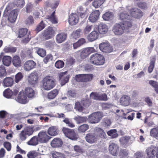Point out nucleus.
Masks as SVG:
<instances>
[{
	"mask_svg": "<svg viewBox=\"0 0 158 158\" xmlns=\"http://www.w3.org/2000/svg\"><path fill=\"white\" fill-rule=\"evenodd\" d=\"M42 85L44 90H49L54 88L56 84L54 79L52 76H47L42 80Z\"/></svg>",
	"mask_w": 158,
	"mask_h": 158,
	"instance_id": "nucleus-1",
	"label": "nucleus"
},
{
	"mask_svg": "<svg viewBox=\"0 0 158 158\" xmlns=\"http://www.w3.org/2000/svg\"><path fill=\"white\" fill-rule=\"evenodd\" d=\"M18 15V11L17 9H14L11 10L6 7L3 16L6 18L7 20L11 23H14Z\"/></svg>",
	"mask_w": 158,
	"mask_h": 158,
	"instance_id": "nucleus-2",
	"label": "nucleus"
},
{
	"mask_svg": "<svg viewBox=\"0 0 158 158\" xmlns=\"http://www.w3.org/2000/svg\"><path fill=\"white\" fill-rule=\"evenodd\" d=\"M90 62L96 65H102L104 63V56L98 53H95L91 56L89 58Z\"/></svg>",
	"mask_w": 158,
	"mask_h": 158,
	"instance_id": "nucleus-3",
	"label": "nucleus"
},
{
	"mask_svg": "<svg viewBox=\"0 0 158 158\" xmlns=\"http://www.w3.org/2000/svg\"><path fill=\"white\" fill-rule=\"evenodd\" d=\"M62 131L64 135L69 139L72 140H76L77 139V135L74 130L64 127Z\"/></svg>",
	"mask_w": 158,
	"mask_h": 158,
	"instance_id": "nucleus-4",
	"label": "nucleus"
},
{
	"mask_svg": "<svg viewBox=\"0 0 158 158\" xmlns=\"http://www.w3.org/2000/svg\"><path fill=\"white\" fill-rule=\"evenodd\" d=\"M89 96L91 99L97 101H105L108 100L107 95L105 93L100 94L96 92H93L90 93Z\"/></svg>",
	"mask_w": 158,
	"mask_h": 158,
	"instance_id": "nucleus-5",
	"label": "nucleus"
},
{
	"mask_svg": "<svg viewBox=\"0 0 158 158\" xmlns=\"http://www.w3.org/2000/svg\"><path fill=\"white\" fill-rule=\"evenodd\" d=\"M103 115L101 112H95L90 114L89 117V120L91 123H96L101 120Z\"/></svg>",
	"mask_w": 158,
	"mask_h": 158,
	"instance_id": "nucleus-6",
	"label": "nucleus"
},
{
	"mask_svg": "<svg viewBox=\"0 0 158 158\" xmlns=\"http://www.w3.org/2000/svg\"><path fill=\"white\" fill-rule=\"evenodd\" d=\"M39 76L37 72L34 71L31 73L28 77L29 84L31 86H35L38 82Z\"/></svg>",
	"mask_w": 158,
	"mask_h": 158,
	"instance_id": "nucleus-7",
	"label": "nucleus"
},
{
	"mask_svg": "<svg viewBox=\"0 0 158 158\" xmlns=\"http://www.w3.org/2000/svg\"><path fill=\"white\" fill-rule=\"evenodd\" d=\"M39 142L41 143H48L51 137L49 136L46 131H41L37 135Z\"/></svg>",
	"mask_w": 158,
	"mask_h": 158,
	"instance_id": "nucleus-8",
	"label": "nucleus"
},
{
	"mask_svg": "<svg viewBox=\"0 0 158 158\" xmlns=\"http://www.w3.org/2000/svg\"><path fill=\"white\" fill-rule=\"evenodd\" d=\"M146 152L149 158H154L156 156L158 158V148L151 146L147 148Z\"/></svg>",
	"mask_w": 158,
	"mask_h": 158,
	"instance_id": "nucleus-9",
	"label": "nucleus"
},
{
	"mask_svg": "<svg viewBox=\"0 0 158 158\" xmlns=\"http://www.w3.org/2000/svg\"><path fill=\"white\" fill-rule=\"evenodd\" d=\"M124 27H123L121 23H115L112 28L113 31L116 35L119 36L123 34L124 32Z\"/></svg>",
	"mask_w": 158,
	"mask_h": 158,
	"instance_id": "nucleus-10",
	"label": "nucleus"
},
{
	"mask_svg": "<svg viewBox=\"0 0 158 158\" xmlns=\"http://www.w3.org/2000/svg\"><path fill=\"white\" fill-rule=\"evenodd\" d=\"M55 31L53 28L48 27L44 32V38L46 40L52 39L54 36Z\"/></svg>",
	"mask_w": 158,
	"mask_h": 158,
	"instance_id": "nucleus-11",
	"label": "nucleus"
},
{
	"mask_svg": "<svg viewBox=\"0 0 158 158\" xmlns=\"http://www.w3.org/2000/svg\"><path fill=\"white\" fill-rule=\"evenodd\" d=\"M67 73V71H65L60 73L59 74V80L61 86L64 85L69 82L70 76L69 75H66Z\"/></svg>",
	"mask_w": 158,
	"mask_h": 158,
	"instance_id": "nucleus-12",
	"label": "nucleus"
},
{
	"mask_svg": "<svg viewBox=\"0 0 158 158\" xmlns=\"http://www.w3.org/2000/svg\"><path fill=\"white\" fill-rule=\"evenodd\" d=\"M99 48L101 51L105 53H110L113 51L112 47L110 44L107 43H102L99 45Z\"/></svg>",
	"mask_w": 158,
	"mask_h": 158,
	"instance_id": "nucleus-13",
	"label": "nucleus"
},
{
	"mask_svg": "<svg viewBox=\"0 0 158 158\" xmlns=\"http://www.w3.org/2000/svg\"><path fill=\"white\" fill-rule=\"evenodd\" d=\"M85 139L87 142L92 144L96 143L98 138L95 133L90 132L86 134Z\"/></svg>",
	"mask_w": 158,
	"mask_h": 158,
	"instance_id": "nucleus-14",
	"label": "nucleus"
},
{
	"mask_svg": "<svg viewBox=\"0 0 158 158\" xmlns=\"http://www.w3.org/2000/svg\"><path fill=\"white\" fill-rule=\"evenodd\" d=\"M36 66V63L32 60L27 61L23 65V68L25 71H29L34 69Z\"/></svg>",
	"mask_w": 158,
	"mask_h": 158,
	"instance_id": "nucleus-15",
	"label": "nucleus"
},
{
	"mask_svg": "<svg viewBox=\"0 0 158 158\" xmlns=\"http://www.w3.org/2000/svg\"><path fill=\"white\" fill-rule=\"evenodd\" d=\"M78 21L79 17L76 13H71L69 17L68 21L69 24L71 26L76 24Z\"/></svg>",
	"mask_w": 158,
	"mask_h": 158,
	"instance_id": "nucleus-16",
	"label": "nucleus"
},
{
	"mask_svg": "<svg viewBox=\"0 0 158 158\" xmlns=\"http://www.w3.org/2000/svg\"><path fill=\"white\" fill-rule=\"evenodd\" d=\"M15 100L19 102L22 104H26L27 102V96L23 92H20Z\"/></svg>",
	"mask_w": 158,
	"mask_h": 158,
	"instance_id": "nucleus-17",
	"label": "nucleus"
},
{
	"mask_svg": "<svg viewBox=\"0 0 158 158\" xmlns=\"http://www.w3.org/2000/svg\"><path fill=\"white\" fill-rule=\"evenodd\" d=\"M110 152L114 156H116L119 150V146L117 144L113 143H111L109 148Z\"/></svg>",
	"mask_w": 158,
	"mask_h": 158,
	"instance_id": "nucleus-18",
	"label": "nucleus"
},
{
	"mask_svg": "<svg viewBox=\"0 0 158 158\" xmlns=\"http://www.w3.org/2000/svg\"><path fill=\"white\" fill-rule=\"evenodd\" d=\"M130 12L132 16L136 18H139L143 15V12L139 9L132 8L130 10Z\"/></svg>",
	"mask_w": 158,
	"mask_h": 158,
	"instance_id": "nucleus-19",
	"label": "nucleus"
},
{
	"mask_svg": "<svg viewBox=\"0 0 158 158\" xmlns=\"http://www.w3.org/2000/svg\"><path fill=\"white\" fill-rule=\"evenodd\" d=\"M77 12L81 18H86L88 16L87 10L81 6H80L77 7Z\"/></svg>",
	"mask_w": 158,
	"mask_h": 158,
	"instance_id": "nucleus-20",
	"label": "nucleus"
},
{
	"mask_svg": "<svg viewBox=\"0 0 158 158\" xmlns=\"http://www.w3.org/2000/svg\"><path fill=\"white\" fill-rule=\"evenodd\" d=\"M100 12L98 10L93 11L89 16V19L90 22L94 23L98 19L100 15Z\"/></svg>",
	"mask_w": 158,
	"mask_h": 158,
	"instance_id": "nucleus-21",
	"label": "nucleus"
},
{
	"mask_svg": "<svg viewBox=\"0 0 158 158\" xmlns=\"http://www.w3.org/2000/svg\"><path fill=\"white\" fill-rule=\"evenodd\" d=\"M94 133H95L97 138L99 137L104 139L106 138V135L103 130L100 128L96 127L94 129Z\"/></svg>",
	"mask_w": 158,
	"mask_h": 158,
	"instance_id": "nucleus-22",
	"label": "nucleus"
},
{
	"mask_svg": "<svg viewBox=\"0 0 158 158\" xmlns=\"http://www.w3.org/2000/svg\"><path fill=\"white\" fill-rule=\"evenodd\" d=\"M67 35L64 32H61L58 34L56 36V39L57 43H61L66 39Z\"/></svg>",
	"mask_w": 158,
	"mask_h": 158,
	"instance_id": "nucleus-23",
	"label": "nucleus"
},
{
	"mask_svg": "<svg viewBox=\"0 0 158 158\" xmlns=\"http://www.w3.org/2000/svg\"><path fill=\"white\" fill-rule=\"evenodd\" d=\"M130 97L127 95H124L122 96L120 99V103L124 106H128L130 102Z\"/></svg>",
	"mask_w": 158,
	"mask_h": 158,
	"instance_id": "nucleus-24",
	"label": "nucleus"
},
{
	"mask_svg": "<svg viewBox=\"0 0 158 158\" xmlns=\"http://www.w3.org/2000/svg\"><path fill=\"white\" fill-rule=\"evenodd\" d=\"M63 144L62 140L58 138L54 139L52 141L51 145L53 148H58L61 147Z\"/></svg>",
	"mask_w": 158,
	"mask_h": 158,
	"instance_id": "nucleus-25",
	"label": "nucleus"
},
{
	"mask_svg": "<svg viewBox=\"0 0 158 158\" xmlns=\"http://www.w3.org/2000/svg\"><path fill=\"white\" fill-rule=\"evenodd\" d=\"M55 10L50 15H47L45 19H48L52 24H56L58 23V19L55 15Z\"/></svg>",
	"mask_w": 158,
	"mask_h": 158,
	"instance_id": "nucleus-26",
	"label": "nucleus"
},
{
	"mask_svg": "<svg viewBox=\"0 0 158 158\" xmlns=\"http://www.w3.org/2000/svg\"><path fill=\"white\" fill-rule=\"evenodd\" d=\"M98 31L100 34H104L108 31V27L105 24L101 23L98 26Z\"/></svg>",
	"mask_w": 158,
	"mask_h": 158,
	"instance_id": "nucleus-27",
	"label": "nucleus"
},
{
	"mask_svg": "<svg viewBox=\"0 0 158 158\" xmlns=\"http://www.w3.org/2000/svg\"><path fill=\"white\" fill-rule=\"evenodd\" d=\"M98 36V32L95 31H93L88 35L87 39L89 41L92 42L96 40Z\"/></svg>",
	"mask_w": 158,
	"mask_h": 158,
	"instance_id": "nucleus-28",
	"label": "nucleus"
},
{
	"mask_svg": "<svg viewBox=\"0 0 158 158\" xmlns=\"http://www.w3.org/2000/svg\"><path fill=\"white\" fill-rule=\"evenodd\" d=\"M24 93L29 98H32L34 97L35 91L31 88H26L25 89Z\"/></svg>",
	"mask_w": 158,
	"mask_h": 158,
	"instance_id": "nucleus-29",
	"label": "nucleus"
},
{
	"mask_svg": "<svg viewBox=\"0 0 158 158\" xmlns=\"http://www.w3.org/2000/svg\"><path fill=\"white\" fill-rule=\"evenodd\" d=\"M12 63L15 67L18 68L21 65V61L20 57L17 55L15 56L13 58Z\"/></svg>",
	"mask_w": 158,
	"mask_h": 158,
	"instance_id": "nucleus-30",
	"label": "nucleus"
},
{
	"mask_svg": "<svg viewBox=\"0 0 158 158\" xmlns=\"http://www.w3.org/2000/svg\"><path fill=\"white\" fill-rule=\"evenodd\" d=\"M3 83L4 86L9 87L13 85L14 81L13 78L10 77H7L4 79Z\"/></svg>",
	"mask_w": 158,
	"mask_h": 158,
	"instance_id": "nucleus-31",
	"label": "nucleus"
},
{
	"mask_svg": "<svg viewBox=\"0 0 158 158\" xmlns=\"http://www.w3.org/2000/svg\"><path fill=\"white\" fill-rule=\"evenodd\" d=\"M41 154L35 150H32L29 152L27 156L28 158H35L39 157L40 158Z\"/></svg>",
	"mask_w": 158,
	"mask_h": 158,
	"instance_id": "nucleus-32",
	"label": "nucleus"
},
{
	"mask_svg": "<svg viewBox=\"0 0 158 158\" xmlns=\"http://www.w3.org/2000/svg\"><path fill=\"white\" fill-rule=\"evenodd\" d=\"M58 93V90L55 89L48 93L47 97L49 99H53L57 96Z\"/></svg>",
	"mask_w": 158,
	"mask_h": 158,
	"instance_id": "nucleus-33",
	"label": "nucleus"
},
{
	"mask_svg": "<svg viewBox=\"0 0 158 158\" xmlns=\"http://www.w3.org/2000/svg\"><path fill=\"white\" fill-rule=\"evenodd\" d=\"M47 133L50 135L54 136L58 134L57 129L55 126H52L49 128Z\"/></svg>",
	"mask_w": 158,
	"mask_h": 158,
	"instance_id": "nucleus-34",
	"label": "nucleus"
},
{
	"mask_svg": "<svg viewBox=\"0 0 158 158\" xmlns=\"http://www.w3.org/2000/svg\"><path fill=\"white\" fill-rule=\"evenodd\" d=\"M39 142L38 137L36 136L33 137L27 143L28 145H30L36 146L37 145Z\"/></svg>",
	"mask_w": 158,
	"mask_h": 158,
	"instance_id": "nucleus-35",
	"label": "nucleus"
},
{
	"mask_svg": "<svg viewBox=\"0 0 158 158\" xmlns=\"http://www.w3.org/2000/svg\"><path fill=\"white\" fill-rule=\"evenodd\" d=\"M24 132L27 135V136H30L32 135L34 132V126H29L25 127L23 130Z\"/></svg>",
	"mask_w": 158,
	"mask_h": 158,
	"instance_id": "nucleus-36",
	"label": "nucleus"
},
{
	"mask_svg": "<svg viewBox=\"0 0 158 158\" xmlns=\"http://www.w3.org/2000/svg\"><path fill=\"white\" fill-rule=\"evenodd\" d=\"M156 60V57L154 56L152 57V59L150 60V64L148 68V72L149 73H151L154 67L155 64Z\"/></svg>",
	"mask_w": 158,
	"mask_h": 158,
	"instance_id": "nucleus-37",
	"label": "nucleus"
},
{
	"mask_svg": "<svg viewBox=\"0 0 158 158\" xmlns=\"http://www.w3.org/2000/svg\"><path fill=\"white\" fill-rule=\"evenodd\" d=\"M16 51L17 48L16 47H12L10 46H6L3 49V51L5 53H13L15 52Z\"/></svg>",
	"mask_w": 158,
	"mask_h": 158,
	"instance_id": "nucleus-38",
	"label": "nucleus"
},
{
	"mask_svg": "<svg viewBox=\"0 0 158 158\" xmlns=\"http://www.w3.org/2000/svg\"><path fill=\"white\" fill-rule=\"evenodd\" d=\"M11 57L9 56H4L3 57L2 62L6 66H9L11 63Z\"/></svg>",
	"mask_w": 158,
	"mask_h": 158,
	"instance_id": "nucleus-39",
	"label": "nucleus"
},
{
	"mask_svg": "<svg viewBox=\"0 0 158 158\" xmlns=\"http://www.w3.org/2000/svg\"><path fill=\"white\" fill-rule=\"evenodd\" d=\"M102 17L104 20L109 21L112 19L114 15L112 12H107L103 14Z\"/></svg>",
	"mask_w": 158,
	"mask_h": 158,
	"instance_id": "nucleus-40",
	"label": "nucleus"
},
{
	"mask_svg": "<svg viewBox=\"0 0 158 158\" xmlns=\"http://www.w3.org/2000/svg\"><path fill=\"white\" fill-rule=\"evenodd\" d=\"M131 17V16L125 12L121 13L119 15L120 19L123 22L130 19Z\"/></svg>",
	"mask_w": 158,
	"mask_h": 158,
	"instance_id": "nucleus-41",
	"label": "nucleus"
},
{
	"mask_svg": "<svg viewBox=\"0 0 158 158\" xmlns=\"http://www.w3.org/2000/svg\"><path fill=\"white\" fill-rule=\"evenodd\" d=\"M28 30L25 28H21L18 30V37L20 38L24 37L27 33Z\"/></svg>",
	"mask_w": 158,
	"mask_h": 158,
	"instance_id": "nucleus-42",
	"label": "nucleus"
},
{
	"mask_svg": "<svg viewBox=\"0 0 158 158\" xmlns=\"http://www.w3.org/2000/svg\"><path fill=\"white\" fill-rule=\"evenodd\" d=\"M107 135L112 138H115L118 137V135L117 133V130L115 129H111L107 132Z\"/></svg>",
	"mask_w": 158,
	"mask_h": 158,
	"instance_id": "nucleus-43",
	"label": "nucleus"
},
{
	"mask_svg": "<svg viewBox=\"0 0 158 158\" xmlns=\"http://www.w3.org/2000/svg\"><path fill=\"white\" fill-rule=\"evenodd\" d=\"M81 31V30L80 28L73 31L71 34V37L76 39L79 38L80 36Z\"/></svg>",
	"mask_w": 158,
	"mask_h": 158,
	"instance_id": "nucleus-44",
	"label": "nucleus"
},
{
	"mask_svg": "<svg viewBox=\"0 0 158 158\" xmlns=\"http://www.w3.org/2000/svg\"><path fill=\"white\" fill-rule=\"evenodd\" d=\"M105 0H94L92 2V5L95 8L100 7L104 2Z\"/></svg>",
	"mask_w": 158,
	"mask_h": 158,
	"instance_id": "nucleus-45",
	"label": "nucleus"
},
{
	"mask_svg": "<svg viewBox=\"0 0 158 158\" xmlns=\"http://www.w3.org/2000/svg\"><path fill=\"white\" fill-rule=\"evenodd\" d=\"M89 128V126L87 124H84L81 125L78 128L79 133H83L87 131Z\"/></svg>",
	"mask_w": 158,
	"mask_h": 158,
	"instance_id": "nucleus-46",
	"label": "nucleus"
},
{
	"mask_svg": "<svg viewBox=\"0 0 158 158\" xmlns=\"http://www.w3.org/2000/svg\"><path fill=\"white\" fill-rule=\"evenodd\" d=\"M150 134L151 136L156 138H158V127L152 129Z\"/></svg>",
	"mask_w": 158,
	"mask_h": 158,
	"instance_id": "nucleus-47",
	"label": "nucleus"
},
{
	"mask_svg": "<svg viewBox=\"0 0 158 158\" xmlns=\"http://www.w3.org/2000/svg\"><path fill=\"white\" fill-rule=\"evenodd\" d=\"M130 19L128 20H126L123 22V23H121L123 27H124V29H127L132 26V24L130 22Z\"/></svg>",
	"mask_w": 158,
	"mask_h": 158,
	"instance_id": "nucleus-48",
	"label": "nucleus"
},
{
	"mask_svg": "<svg viewBox=\"0 0 158 158\" xmlns=\"http://www.w3.org/2000/svg\"><path fill=\"white\" fill-rule=\"evenodd\" d=\"M13 95V92L9 89H6L3 92L4 96L8 98H11Z\"/></svg>",
	"mask_w": 158,
	"mask_h": 158,
	"instance_id": "nucleus-49",
	"label": "nucleus"
},
{
	"mask_svg": "<svg viewBox=\"0 0 158 158\" xmlns=\"http://www.w3.org/2000/svg\"><path fill=\"white\" fill-rule=\"evenodd\" d=\"M74 108L80 112H81L83 110L84 107L81 104V101L80 102H76Z\"/></svg>",
	"mask_w": 158,
	"mask_h": 158,
	"instance_id": "nucleus-50",
	"label": "nucleus"
},
{
	"mask_svg": "<svg viewBox=\"0 0 158 158\" xmlns=\"http://www.w3.org/2000/svg\"><path fill=\"white\" fill-rule=\"evenodd\" d=\"M45 25V24L44 23L43 21H41L37 26L36 27L35 29V31L37 32L40 31L44 28Z\"/></svg>",
	"mask_w": 158,
	"mask_h": 158,
	"instance_id": "nucleus-51",
	"label": "nucleus"
},
{
	"mask_svg": "<svg viewBox=\"0 0 158 158\" xmlns=\"http://www.w3.org/2000/svg\"><path fill=\"white\" fill-rule=\"evenodd\" d=\"M149 84L154 88L156 92L158 94V82L150 80L149 81Z\"/></svg>",
	"mask_w": 158,
	"mask_h": 158,
	"instance_id": "nucleus-52",
	"label": "nucleus"
},
{
	"mask_svg": "<svg viewBox=\"0 0 158 158\" xmlns=\"http://www.w3.org/2000/svg\"><path fill=\"white\" fill-rule=\"evenodd\" d=\"M81 104L83 107L87 108L89 107L91 105V101L88 99H85L81 101Z\"/></svg>",
	"mask_w": 158,
	"mask_h": 158,
	"instance_id": "nucleus-53",
	"label": "nucleus"
},
{
	"mask_svg": "<svg viewBox=\"0 0 158 158\" xmlns=\"http://www.w3.org/2000/svg\"><path fill=\"white\" fill-rule=\"evenodd\" d=\"M86 117H81L79 116H76L75 118V119L77 121V123L80 124L86 122Z\"/></svg>",
	"mask_w": 158,
	"mask_h": 158,
	"instance_id": "nucleus-54",
	"label": "nucleus"
},
{
	"mask_svg": "<svg viewBox=\"0 0 158 158\" xmlns=\"http://www.w3.org/2000/svg\"><path fill=\"white\" fill-rule=\"evenodd\" d=\"M52 154L53 158H64V155L61 153L53 152Z\"/></svg>",
	"mask_w": 158,
	"mask_h": 158,
	"instance_id": "nucleus-55",
	"label": "nucleus"
},
{
	"mask_svg": "<svg viewBox=\"0 0 158 158\" xmlns=\"http://www.w3.org/2000/svg\"><path fill=\"white\" fill-rule=\"evenodd\" d=\"M63 122L70 127L73 128L75 127L74 124L72 121L70 120L69 118H65L63 120Z\"/></svg>",
	"mask_w": 158,
	"mask_h": 158,
	"instance_id": "nucleus-56",
	"label": "nucleus"
},
{
	"mask_svg": "<svg viewBox=\"0 0 158 158\" xmlns=\"http://www.w3.org/2000/svg\"><path fill=\"white\" fill-rule=\"evenodd\" d=\"M23 77L22 73L19 72L15 76V82L16 83H18L22 79Z\"/></svg>",
	"mask_w": 158,
	"mask_h": 158,
	"instance_id": "nucleus-57",
	"label": "nucleus"
},
{
	"mask_svg": "<svg viewBox=\"0 0 158 158\" xmlns=\"http://www.w3.org/2000/svg\"><path fill=\"white\" fill-rule=\"evenodd\" d=\"M64 62L60 60L57 61L55 63V66L57 69L62 68L64 66Z\"/></svg>",
	"mask_w": 158,
	"mask_h": 158,
	"instance_id": "nucleus-58",
	"label": "nucleus"
},
{
	"mask_svg": "<svg viewBox=\"0 0 158 158\" xmlns=\"http://www.w3.org/2000/svg\"><path fill=\"white\" fill-rule=\"evenodd\" d=\"M6 74V72L5 67L2 66H0V77H4Z\"/></svg>",
	"mask_w": 158,
	"mask_h": 158,
	"instance_id": "nucleus-59",
	"label": "nucleus"
},
{
	"mask_svg": "<svg viewBox=\"0 0 158 158\" xmlns=\"http://www.w3.org/2000/svg\"><path fill=\"white\" fill-rule=\"evenodd\" d=\"M27 135L23 130L22 131L19 135V138L22 141L25 140L27 138Z\"/></svg>",
	"mask_w": 158,
	"mask_h": 158,
	"instance_id": "nucleus-60",
	"label": "nucleus"
},
{
	"mask_svg": "<svg viewBox=\"0 0 158 158\" xmlns=\"http://www.w3.org/2000/svg\"><path fill=\"white\" fill-rule=\"evenodd\" d=\"M128 155V152L126 149H122L120 150L119 156H120L124 157H127Z\"/></svg>",
	"mask_w": 158,
	"mask_h": 158,
	"instance_id": "nucleus-61",
	"label": "nucleus"
},
{
	"mask_svg": "<svg viewBox=\"0 0 158 158\" xmlns=\"http://www.w3.org/2000/svg\"><path fill=\"white\" fill-rule=\"evenodd\" d=\"M75 79L78 82H84V74H78L76 75Z\"/></svg>",
	"mask_w": 158,
	"mask_h": 158,
	"instance_id": "nucleus-62",
	"label": "nucleus"
},
{
	"mask_svg": "<svg viewBox=\"0 0 158 158\" xmlns=\"http://www.w3.org/2000/svg\"><path fill=\"white\" fill-rule=\"evenodd\" d=\"M37 53L40 56L44 57L46 55V51L43 48H39L37 51Z\"/></svg>",
	"mask_w": 158,
	"mask_h": 158,
	"instance_id": "nucleus-63",
	"label": "nucleus"
},
{
	"mask_svg": "<svg viewBox=\"0 0 158 158\" xmlns=\"http://www.w3.org/2000/svg\"><path fill=\"white\" fill-rule=\"evenodd\" d=\"M130 138L127 137H123L119 139L120 142L123 144H126L129 141Z\"/></svg>",
	"mask_w": 158,
	"mask_h": 158,
	"instance_id": "nucleus-64",
	"label": "nucleus"
}]
</instances>
